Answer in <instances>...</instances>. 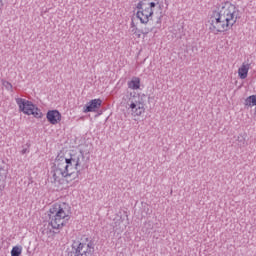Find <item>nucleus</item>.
<instances>
[{
    "mask_svg": "<svg viewBox=\"0 0 256 256\" xmlns=\"http://www.w3.org/2000/svg\"><path fill=\"white\" fill-rule=\"evenodd\" d=\"M93 253H95V240L85 238L81 239V241L74 240L67 256H93Z\"/></svg>",
    "mask_w": 256,
    "mask_h": 256,
    "instance_id": "20e7f679",
    "label": "nucleus"
},
{
    "mask_svg": "<svg viewBox=\"0 0 256 256\" xmlns=\"http://www.w3.org/2000/svg\"><path fill=\"white\" fill-rule=\"evenodd\" d=\"M238 19H241L239 8L229 1L221 2L210 16L209 30L214 35L225 33V31H229L237 23Z\"/></svg>",
    "mask_w": 256,
    "mask_h": 256,
    "instance_id": "f257e3e1",
    "label": "nucleus"
},
{
    "mask_svg": "<svg viewBox=\"0 0 256 256\" xmlns=\"http://www.w3.org/2000/svg\"><path fill=\"white\" fill-rule=\"evenodd\" d=\"M15 101L19 107V111L24 113V115H33L36 119L43 117V112H41L33 102L23 98H16Z\"/></svg>",
    "mask_w": 256,
    "mask_h": 256,
    "instance_id": "0eeeda50",
    "label": "nucleus"
},
{
    "mask_svg": "<svg viewBox=\"0 0 256 256\" xmlns=\"http://www.w3.org/2000/svg\"><path fill=\"white\" fill-rule=\"evenodd\" d=\"M127 105L132 117H141L145 113V95L130 93Z\"/></svg>",
    "mask_w": 256,
    "mask_h": 256,
    "instance_id": "39448f33",
    "label": "nucleus"
},
{
    "mask_svg": "<svg viewBox=\"0 0 256 256\" xmlns=\"http://www.w3.org/2000/svg\"><path fill=\"white\" fill-rule=\"evenodd\" d=\"M49 219L52 229H63L71 219V206L65 202L53 204L49 209Z\"/></svg>",
    "mask_w": 256,
    "mask_h": 256,
    "instance_id": "f03ea898",
    "label": "nucleus"
},
{
    "mask_svg": "<svg viewBox=\"0 0 256 256\" xmlns=\"http://www.w3.org/2000/svg\"><path fill=\"white\" fill-rule=\"evenodd\" d=\"M250 64L243 63L241 67L238 69V77L240 79H247V75H249Z\"/></svg>",
    "mask_w": 256,
    "mask_h": 256,
    "instance_id": "ddd939ff",
    "label": "nucleus"
},
{
    "mask_svg": "<svg viewBox=\"0 0 256 256\" xmlns=\"http://www.w3.org/2000/svg\"><path fill=\"white\" fill-rule=\"evenodd\" d=\"M156 5H159V0H153L149 3L139 2L136 5V9H138L136 17L140 20V23L144 25L149 23V20L153 17V11Z\"/></svg>",
    "mask_w": 256,
    "mask_h": 256,
    "instance_id": "423d86ee",
    "label": "nucleus"
},
{
    "mask_svg": "<svg viewBox=\"0 0 256 256\" xmlns=\"http://www.w3.org/2000/svg\"><path fill=\"white\" fill-rule=\"evenodd\" d=\"M7 181V169L0 165V197L3 195V189H5Z\"/></svg>",
    "mask_w": 256,
    "mask_h": 256,
    "instance_id": "9b49d317",
    "label": "nucleus"
},
{
    "mask_svg": "<svg viewBox=\"0 0 256 256\" xmlns=\"http://www.w3.org/2000/svg\"><path fill=\"white\" fill-rule=\"evenodd\" d=\"M60 165L68 173L70 179L79 177V175H81V171H83V169H87L88 167L83 151L71 154L69 158H65V163Z\"/></svg>",
    "mask_w": 256,
    "mask_h": 256,
    "instance_id": "7ed1b4c3",
    "label": "nucleus"
},
{
    "mask_svg": "<svg viewBox=\"0 0 256 256\" xmlns=\"http://www.w3.org/2000/svg\"><path fill=\"white\" fill-rule=\"evenodd\" d=\"M46 118L51 125L61 123V113L58 110H49L46 114Z\"/></svg>",
    "mask_w": 256,
    "mask_h": 256,
    "instance_id": "9d476101",
    "label": "nucleus"
},
{
    "mask_svg": "<svg viewBox=\"0 0 256 256\" xmlns=\"http://www.w3.org/2000/svg\"><path fill=\"white\" fill-rule=\"evenodd\" d=\"M128 89H132V91H137L141 89V78L134 76L130 81H128Z\"/></svg>",
    "mask_w": 256,
    "mask_h": 256,
    "instance_id": "f8f14e48",
    "label": "nucleus"
},
{
    "mask_svg": "<svg viewBox=\"0 0 256 256\" xmlns=\"http://www.w3.org/2000/svg\"><path fill=\"white\" fill-rule=\"evenodd\" d=\"M20 153L21 155H27L29 153V147H23Z\"/></svg>",
    "mask_w": 256,
    "mask_h": 256,
    "instance_id": "dca6fc26",
    "label": "nucleus"
},
{
    "mask_svg": "<svg viewBox=\"0 0 256 256\" xmlns=\"http://www.w3.org/2000/svg\"><path fill=\"white\" fill-rule=\"evenodd\" d=\"M52 179L53 183H61L62 179H66L69 181L71 180L68 173L64 170L63 166L59 164L53 171H52Z\"/></svg>",
    "mask_w": 256,
    "mask_h": 256,
    "instance_id": "6e6552de",
    "label": "nucleus"
},
{
    "mask_svg": "<svg viewBox=\"0 0 256 256\" xmlns=\"http://www.w3.org/2000/svg\"><path fill=\"white\" fill-rule=\"evenodd\" d=\"M2 85L7 91H13V84H11L9 81L2 80Z\"/></svg>",
    "mask_w": 256,
    "mask_h": 256,
    "instance_id": "2eb2a0df",
    "label": "nucleus"
},
{
    "mask_svg": "<svg viewBox=\"0 0 256 256\" xmlns=\"http://www.w3.org/2000/svg\"><path fill=\"white\" fill-rule=\"evenodd\" d=\"M102 104V99H92L83 107V113H97L101 109Z\"/></svg>",
    "mask_w": 256,
    "mask_h": 256,
    "instance_id": "1a4fd4ad",
    "label": "nucleus"
},
{
    "mask_svg": "<svg viewBox=\"0 0 256 256\" xmlns=\"http://www.w3.org/2000/svg\"><path fill=\"white\" fill-rule=\"evenodd\" d=\"M23 253V247L21 246H14L11 250V256H21Z\"/></svg>",
    "mask_w": 256,
    "mask_h": 256,
    "instance_id": "4468645a",
    "label": "nucleus"
}]
</instances>
